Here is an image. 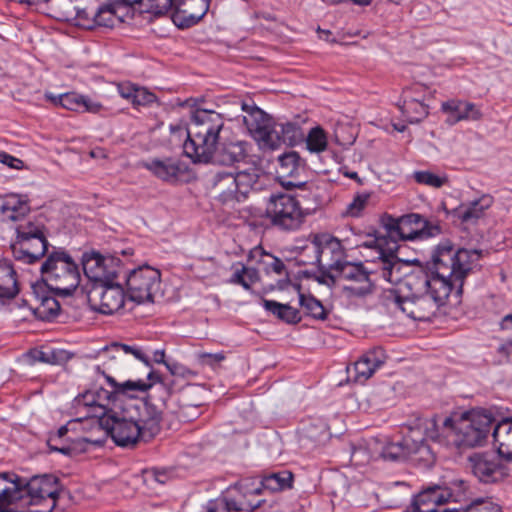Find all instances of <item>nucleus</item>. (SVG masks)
<instances>
[{
	"mask_svg": "<svg viewBox=\"0 0 512 512\" xmlns=\"http://www.w3.org/2000/svg\"><path fill=\"white\" fill-rule=\"evenodd\" d=\"M480 258L477 250H455L449 240L440 242L432 251L431 264L434 273L424 270L409 272L408 262L397 255L384 254L377 263L374 273L391 284L404 279L407 294L400 290H387L382 297L386 310L394 316L403 314L415 321H429L439 308L445 305L455 290L457 297L462 293L464 279Z\"/></svg>",
	"mask_w": 512,
	"mask_h": 512,
	"instance_id": "nucleus-1",
	"label": "nucleus"
},
{
	"mask_svg": "<svg viewBox=\"0 0 512 512\" xmlns=\"http://www.w3.org/2000/svg\"><path fill=\"white\" fill-rule=\"evenodd\" d=\"M161 412L149 402L131 397L112 414L102 418L101 426L118 446H132L148 441L160 432Z\"/></svg>",
	"mask_w": 512,
	"mask_h": 512,
	"instance_id": "nucleus-2",
	"label": "nucleus"
},
{
	"mask_svg": "<svg viewBox=\"0 0 512 512\" xmlns=\"http://www.w3.org/2000/svg\"><path fill=\"white\" fill-rule=\"evenodd\" d=\"M223 127L224 118L220 113L201 108L191 113L188 127L171 125L172 131L180 132V139H185L184 153L194 163H209Z\"/></svg>",
	"mask_w": 512,
	"mask_h": 512,
	"instance_id": "nucleus-3",
	"label": "nucleus"
},
{
	"mask_svg": "<svg viewBox=\"0 0 512 512\" xmlns=\"http://www.w3.org/2000/svg\"><path fill=\"white\" fill-rule=\"evenodd\" d=\"M464 482L453 481L450 484H433L424 488L414 498L405 512H439L438 507L457 501L460 493H456L454 487L464 490ZM442 512H502L501 506L492 498H476L462 509H444Z\"/></svg>",
	"mask_w": 512,
	"mask_h": 512,
	"instance_id": "nucleus-4",
	"label": "nucleus"
},
{
	"mask_svg": "<svg viewBox=\"0 0 512 512\" xmlns=\"http://www.w3.org/2000/svg\"><path fill=\"white\" fill-rule=\"evenodd\" d=\"M493 422L491 413L484 409H473L457 419L447 417L442 423L446 445L458 449L480 446L486 440Z\"/></svg>",
	"mask_w": 512,
	"mask_h": 512,
	"instance_id": "nucleus-5",
	"label": "nucleus"
},
{
	"mask_svg": "<svg viewBox=\"0 0 512 512\" xmlns=\"http://www.w3.org/2000/svg\"><path fill=\"white\" fill-rule=\"evenodd\" d=\"M259 178L260 170L255 166L242 170H220L211 178V191L222 204L240 203L256 190Z\"/></svg>",
	"mask_w": 512,
	"mask_h": 512,
	"instance_id": "nucleus-6",
	"label": "nucleus"
},
{
	"mask_svg": "<svg viewBox=\"0 0 512 512\" xmlns=\"http://www.w3.org/2000/svg\"><path fill=\"white\" fill-rule=\"evenodd\" d=\"M40 271L46 285L60 295L72 294L80 284L78 265L64 250L49 253Z\"/></svg>",
	"mask_w": 512,
	"mask_h": 512,
	"instance_id": "nucleus-7",
	"label": "nucleus"
},
{
	"mask_svg": "<svg viewBox=\"0 0 512 512\" xmlns=\"http://www.w3.org/2000/svg\"><path fill=\"white\" fill-rule=\"evenodd\" d=\"M311 252L313 257L305 264L317 265L323 273L322 283L328 280L346 262V252L339 239L329 234L314 236L310 244L304 247V253Z\"/></svg>",
	"mask_w": 512,
	"mask_h": 512,
	"instance_id": "nucleus-8",
	"label": "nucleus"
},
{
	"mask_svg": "<svg viewBox=\"0 0 512 512\" xmlns=\"http://www.w3.org/2000/svg\"><path fill=\"white\" fill-rule=\"evenodd\" d=\"M109 373L105 372L103 375L113 390L108 391L102 387L94 389L95 417L100 421L108 414H112L115 406H122L131 397H136L137 392H145L151 387L150 383L143 380H127L119 383Z\"/></svg>",
	"mask_w": 512,
	"mask_h": 512,
	"instance_id": "nucleus-9",
	"label": "nucleus"
},
{
	"mask_svg": "<svg viewBox=\"0 0 512 512\" xmlns=\"http://www.w3.org/2000/svg\"><path fill=\"white\" fill-rule=\"evenodd\" d=\"M266 216L272 225L279 229L293 231L302 226L306 213L294 196L287 193H277L269 197Z\"/></svg>",
	"mask_w": 512,
	"mask_h": 512,
	"instance_id": "nucleus-10",
	"label": "nucleus"
},
{
	"mask_svg": "<svg viewBox=\"0 0 512 512\" xmlns=\"http://www.w3.org/2000/svg\"><path fill=\"white\" fill-rule=\"evenodd\" d=\"M127 295L138 304L155 303L163 297L161 273L150 266H140L132 270L126 278Z\"/></svg>",
	"mask_w": 512,
	"mask_h": 512,
	"instance_id": "nucleus-11",
	"label": "nucleus"
},
{
	"mask_svg": "<svg viewBox=\"0 0 512 512\" xmlns=\"http://www.w3.org/2000/svg\"><path fill=\"white\" fill-rule=\"evenodd\" d=\"M87 297L93 310L106 315L117 312L125 302L123 287L114 280L93 284Z\"/></svg>",
	"mask_w": 512,
	"mask_h": 512,
	"instance_id": "nucleus-12",
	"label": "nucleus"
},
{
	"mask_svg": "<svg viewBox=\"0 0 512 512\" xmlns=\"http://www.w3.org/2000/svg\"><path fill=\"white\" fill-rule=\"evenodd\" d=\"M23 495L27 494L31 504H41L47 502V506L36 512H52L56 506L60 485L58 478L45 474L34 476L29 481L22 479Z\"/></svg>",
	"mask_w": 512,
	"mask_h": 512,
	"instance_id": "nucleus-13",
	"label": "nucleus"
},
{
	"mask_svg": "<svg viewBox=\"0 0 512 512\" xmlns=\"http://www.w3.org/2000/svg\"><path fill=\"white\" fill-rule=\"evenodd\" d=\"M344 282L343 290L350 296H364L371 292L372 282L369 278V272L362 263H352L346 261L339 269L334 272L328 282Z\"/></svg>",
	"mask_w": 512,
	"mask_h": 512,
	"instance_id": "nucleus-14",
	"label": "nucleus"
},
{
	"mask_svg": "<svg viewBox=\"0 0 512 512\" xmlns=\"http://www.w3.org/2000/svg\"><path fill=\"white\" fill-rule=\"evenodd\" d=\"M243 115V123L251 133V135L262 146L266 147L267 143H276L278 141L277 132L273 131L275 122L263 110L254 104L241 103Z\"/></svg>",
	"mask_w": 512,
	"mask_h": 512,
	"instance_id": "nucleus-15",
	"label": "nucleus"
},
{
	"mask_svg": "<svg viewBox=\"0 0 512 512\" xmlns=\"http://www.w3.org/2000/svg\"><path fill=\"white\" fill-rule=\"evenodd\" d=\"M414 432L411 431V434ZM415 456L425 462L434 460L430 447L423 439H415L412 435L405 436L402 441L386 445L381 452L385 460H403Z\"/></svg>",
	"mask_w": 512,
	"mask_h": 512,
	"instance_id": "nucleus-16",
	"label": "nucleus"
},
{
	"mask_svg": "<svg viewBox=\"0 0 512 512\" xmlns=\"http://www.w3.org/2000/svg\"><path fill=\"white\" fill-rule=\"evenodd\" d=\"M128 354H132L139 360L146 361L139 349L125 344L113 343L98 352V358L102 361V364L96 366L97 372L101 374H105V372H122L125 368Z\"/></svg>",
	"mask_w": 512,
	"mask_h": 512,
	"instance_id": "nucleus-17",
	"label": "nucleus"
},
{
	"mask_svg": "<svg viewBox=\"0 0 512 512\" xmlns=\"http://www.w3.org/2000/svg\"><path fill=\"white\" fill-rule=\"evenodd\" d=\"M234 489L240 493L239 498H230L225 501V509L230 511H249L260 506V500L253 498L259 496L264 490L262 479L258 477H247L241 479L234 485Z\"/></svg>",
	"mask_w": 512,
	"mask_h": 512,
	"instance_id": "nucleus-18",
	"label": "nucleus"
},
{
	"mask_svg": "<svg viewBox=\"0 0 512 512\" xmlns=\"http://www.w3.org/2000/svg\"><path fill=\"white\" fill-rule=\"evenodd\" d=\"M473 474L483 483H495L508 475L507 468L492 454H474L469 458Z\"/></svg>",
	"mask_w": 512,
	"mask_h": 512,
	"instance_id": "nucleus-19",
	"label": "nucleus"
},
{
	"mask_svg": "<svg viewBox=\"0 0 512 512\" xmlns=\"http://www.w3.org/2000/svg\"><path fill=\"white\" fill-rule=\"evenodd\" d=\"M82 264L85 275L93 284L117 277V263L114 258H105L98 253L85 254Z\"/></svg>",
	"mask_w": 512,
	"mask_h": 512,
	"instance_id": "nucleus-20",
	"label": "nucleus"
},
{
	"mask_svg": "<svg viewBox=\"0 0 512 512\" xmlns=\"http://www.w3.org/2000/svg\"><path fill=\"white\" fill-rule=\"evenodd\" d=\"M173 22L187 28L200 21L207 13L211 0H174Z\"/></svg>",
	"mask_w": 512,
	"mask_h": 512,
	"instance_id": "nucleus-21",
	"label": "nucleus"
},
{
	"mask_svg": "<svg viewBox=\"0 0 512 512\" xmlns=\"http://www.w3.org/2000/svg\"><path fill=\"white\" fill-rule=\"evenodd\" d=\"M382 348H373L364 353L352 367L347 368L349 378L358 383H365L385 362Z\"/></svg>",
	"mask_w": 512,
	"mask_h": 512,
	"instance_id": "nucleus-22",
	"label": "nucleus"
},
{
	"mask_svg": "<svg viewBox=\"0 0 512 512\" xmlns=\"http://www.w3.org/2000/svg\"><path fill=\"white\" fill-rule=\"evenodd\" d=\"M141 166L156 178L169 183L178 181L187 172V167L180 160L171 157L152 158L143 161Z\"/></svg>",
	"mask_w": 512,
	"mask_h": 512,
	"instance_id": "nucleus-23",
	"label": "nucleus"
},
{
	"mask_svg": "<svg viewBox=\"0 0 512 512\" xmlns=\"http://www.w3.org/2000/svg\"><path fill=\"white\" fill-rule=\"evenodd\" d=\"M47 238H33L26 240H14L11 250L14 258L25 264L38 262L48 251Z\"/></svg>",
	"mask_w": 512,
	"mask_h": 512,
	"instance_id": "nucleus-24",
	"label": "nucleus"
},
{
	"mask_svg": "<svg viewBox=\"0 0 512 512\" xmlns=\"http://www.w3.org/2000/svg\"><path fill=\"white\" fill-rule=\"evenodd\" d=\"M248 157V143L244 141H229L224 142L217 149L209 163L212 162L218 165L233 166L244 162Z\"/></svg>",
	"mask_w": 512,
	"mask_h": 512,
	"instance_id": "nucleus-25",
	"label": "nucleus"
},
{
	"mask_svg": "<svg viewBox=\"0 0 512 512\" xmlns=\"http://www.w3.org/2000/svg\"><path fill=\"white\" fill-rule=\"evenodd\" d=\"M0 213L3 221H13L18 224L25 221L30 213L29 199L27 195H5L0 204Z\"/></svg>",
	"mask_w": 512,
	"mask_h": 512,
	"instance_id": "nucleus-26",
	"label": "nucleus"
},
{
	"mask_svg": "<svg viewBox=\"0 0 512 512\" xmlns=\"http://www.w3.org/2000/svg\"><path fill=\"white\" fill-rule=\"evenodd\" d=\"M442 111L448 115L446 123L454 125L463 120L478 121L482 118L480 109L473 103L452 99L443 102Z\"/></svg>",
	"mask_w": 512,
	"mask_h": 512,
	"instance_id": "nucleus-27",
	"label": "nucleus"
},
{
	"mask_svg": "<svg viewBox=\"0 0 512 512\" xmlns=\"http://www.w3.org/2000/svg\"><path fill=\"white\" fill-rule=\"evenodd\" d=\"M398 240H415L433 235L427 227V221L419 214L410 213L400 217Z\"/></svg>",
	"mask_w": 512,
	"mask_h": 512,
	"instance_id": "nucleus-28",
	"label": "nucleus"
},
{
	"mask_svg": "<svg viewBox=\"0 0 512 512\" xmlns=\"http://www.w3.org/2000/svg\"><path fill=\"white\" fill-rule=\"evenodd\" d=\"M53 103L61 105L63 108L75 112L99 113L103 109L100 102L93 101L87 96L77 93H65L59 97L48 96Z\"/></svg>",
	"mask_w": 512,
	"mask_h": 512,
	"instance_id": "nucleus-29",
	"label": "nucleus"
},
{
	"mask_svg": "<svg viewBox=\"0 0 512 512\" xmlns=\"http://www.w3.org/2000/svg\"><path fill=\"white\" fill-rule=\"evenodd\" d=\"M279 167L277 170L281 184L287 188L302 187L305 183L302 181L284 180L285 178H294L302 170L300 157L296 152H289L279 156Z\"/></svg>",
	"mask_w": 512,
	"mask_h": 512,
	"instance_id": "nucleus-30",
	"label": "nucleus"
},
{
	"mask_svg": "<svg viewBox=\"0 0 512 512\" xmlns=\"http://www.w3.org/2000/svg\"><path fill=\"white\" fill-rule=\"evenodd\" d=\"M22 479L8 473L0 474V509L23 499Z\"/></svg>",
	"mask_w": 512,
	"mask_h": 512,
	"instance_id": "nucleus-31",
	"label": "nucleus"
},
{
	"mask_svg": "<svg viewBox=\"0 0 512 512\" xmlns=\"http://www.w3.org/2000/svg\"><path fill=\"white\" fill-rule=\"evenodd\" d=\"M492 436L498 455L512 461V418L500 421L495 426Z\"/></svg>",
	"mask_w": 512,
	"mask_h": 512,
	"instance_id": "nucleus-32",
	"label": "nucleus"
},
{
	"mask_svg": "<svg viewBox=\"0 0 512 512\" xmlns=\"http://www.w3.org/2000/svg\"><path fill=\"white\" fill-rule=\"evenodd\" d=\"M493 204V197L485 194L468 204H462L456 209V215L462 222H474L481 218L484 212Z\"/></svg>",
	"mask_w": 512,
	"mask_h": 512,
	"instance_id": "nucleus-33",
	"label": "nucleus"
},
{
	"mask_svg": "<svg viewBox=\"0 0 512 512\" xmlns=\"http://www.w3.org/2000/svg\"><path fill=\"white\" fill-rule=\"evenodd\" d=\"M249 258L256 259L266 274H275L280 277L284 276L288 279V271L284 262L280 258L265 252L262 247H255L251 250Z\"/></svg>",
	"mask_w": 512,
	"mask_h": 512,
	"instance_id": "nucleus-34",
	"label": "nucleus"
},
{
	"mask_svg": "<svg viewBox=\"0 0 512 512\" xmlns=\"http://www.w3.org/2000/svg\"><path fill=\"white\" fill-rule=\"evenodd\" d=\"M382 224L385 230L387 231L388 236L392 239V241L391 243H387L388 248L384 249V239H377V244L380 248V252L378 260L375 262L376 265L384 254H390L392 250L393 254L396 255V252L399 248L397 240L399 238L398 227H400V217L396 218L391 215H384L382 217Z\"/></svg>",
	"mask_w": 512,
	"mask_h": 512,
	"instance_id": "nucleus-35",
	"label": "nucleus"
},
{
	"mask_svg": "<svg viewBox=\"0 0 512 512\" xmlns=\"http://www.w3.org/2000/svg\"><path fill=\"white\" fill-rule=\"evenodd\" d=\"M19 292L16 272L11 264L0 261V299H12Z\"/></svg>",
	"mask_w": 512,
	"mask_h": 512,
	"instance_id": "nucleus-36",
	"label": "nucleus"
},
{
	"mask_svg": "<svg viewBox=\"0 0 512 512\" xmlns=\"http://www.w3.org/2000/svg\"><path fill=\"white\" fill-rule=\"evenodd\" d=\"M16 237L14 240H26L33 238H47L46 226L42 219L28 217L15 226Z\"/></svg>",
	"mask_w": 512,
	"mask_h": 512,
	"instance_id": "nucleus-37",
	"label": "nucleus"
},
{
	"mask_svg": "<svg viewBox=\"0 0 512 512\" xmlns=\"http://www.w3.org/2000/svg\"><path fill=\"white\" fill-rule=\"evenodd\" d=\"M273 131L277 132L278 141L276 143H267L266 147L270 149H276L281 144L294 145L301 138L300 127L292 122H281L276 123Z\"/></svg>",
	"mask_w": 512,
	"mask_h": 512,
	"instance_id": "nucleus-38",
	"label": "nucleus"
},
{
	"mask_svg": "<svg viewBox=\"0 0 512 512\" xmlns=\"http://www.w3.org/2000/svg\"><path fill=\"white\" fill-rule=\"evenodd\" d=\"M233 269L234 271L229 282L231 284L241 285L245 290H250L252 285L260 280V275L256 268L247 267L242 263H238Z\"/></svg>",
	"mask_w": 512,
	"mask_h": 512,
	"instance_id": "nucleus-39",
	"label": "nucleus"
},
{
	"mask_svg": "<svg viewBox=\"0 0 512 512\" xmlns=\"http://www.w3.org/2000/svg\"><path fill=\"white\" fill-rule=\"evenodd\" d=\"M399 108L403 116L410 123H418L423 120L429 113L428 106L417 99L405 97Z\"/></svg>",
	"mask_w": 512,
	"mask_h": 512,
	"instance_id": "nucleus-40",
	"label": "nucleus"
},
{
	"mask_svg": "<svg viewBox=\"0 0 512 512\" xmlns=\"http://www.w3.org/2000/svg\"><path fill=\"white\" fill-rule=\"evenodd\" d=\"M263 306L267 311L287 323H298L301 320L299 311L288 304L264 299Z\"/></svg>",
	"mask_w": 512,
	"mask_h": 512,
	"instance_id": "nucleus-41",
	"label": "nucleus"
},
{
	"mask_svg": "<svg viewBox=\"0 0 512 512\" xmlns=\"http://www.w3.org/2000/svg\"><path fill=\"white\" fill-rule=\"evenodd\" d=\"M261 479L264 490L278 492L291 488L293 474L290 471L284 470L277 473H271Z\"/></svg>",
	"mask_w": 512,
	"mask_h": 512,
	"instance_id": "nucleus-42",
	"label": "nucleus"
},
{
	"mask_svg": "<svg viewBox=\"0 0 512 512\" xmlns=\"http://www.w3.org/2000/svg\"><path fill=\"white\" fill-rule=\"evenodd\" d=\"M118 9H120L119 4H111L99 8L94 16L95 24L100 27L113 28L122 23L123 19L118 15Z\"/></svg>",
	"mask_w": 512,
	"mask_h": 512,
	"instance_id": "nucleus-43",
	"label": "nucleus"
},
{
	"mask_svg": "<svg viewBox=\"0 0 512 512\" xmlns=\"http://www.w3.org/2000/svg\"><path fill=\"white\" fill-rule=\"evenodd\" d=\"M307 149L312 153H321L327 149L326 132L319 126L310 129L306 138Z\"/></svg>",
	"mask_w": 512,
	"mask_h": 512,
	"instance_id": "nucleus-44",
	"label": "nucleus"
},
{
	"mask_svg": "<svg viewBox=\"0 0 512 512\" xmlns=\"http://www.w3.org/2000/svg\"><path fill=\"white\" fill-rule=\"evenodd\" d=\"M299 303L302 308L305 309L306 313L318 320H325L327 317V311L323 307L322 303L312 295H299Z\"/></svg>",
	"mask_w": 512,
	"mask_h": 512,
	"instance_id": "nucleus-45",
	"label": "nucleus"
},
{
	"mask_svg": "<svg viewBox=\"0 0 512 512\" xmlns=\"http://www.w3.org/2000/svg\"><path fill=\"white\" fill-rule=\"evenodd\" d=\"M68 433L67 426L60 427L54 435H51L48 439V446L52 451H58L65 455L73 454L77 448L76 443L73 444H61L59 445L60 440L66 436Z\"/></svg>",
	"mask_w": 512,
	"mask_h": 512,
	"instance_id": "nucleus-46",
	"label": "nucleus"
},
{
	"mask_svg": "<svg viewBox=\"0 0 512 512\" xmlns=\"http://www.w3.org/2000/svg\"><path fill=\"white\" fill-rule=\"evenodd\" d=\"M414 180L418 184L426 185L432 188H441L449 182L446 175H438L430 171H416L413 174Z\"/></svg>",
	"mask_w": 512,
	"mask_h": 512,
	"instance_id": "nucleus-47",
	"label": "nucleus"
},
{
	"mask_svg": "<svg viewBox=\"0 0 512 512\" xmlns=\"http://www.w3.org/2000/svg\"><path fill=\"white\" fill-rule=\"evenodd\" d=\"M419 427L423 429L426 438L446 444V439L442 433V426L439 427L437 425L435 417L421 420Z\"/></svg>",
	"mask_w": 512,
	"mask_h": 512,
	"instance_id": "nucleus-48",
	"label": "nucleus"
},
{
	"mask_svg": "<svg viewBox=\"0 0 512 512\" xmlns=\"http://www.w3.org/2000/svg\"><path fill=\"white\" fill-rule=\"evenodd\" d=\"M370 194H358L351 203L348 204L346 214L352 217H358L361 212L366 208Z\"/></svg>",
	"mask_w": 512,
	"mask_h": 512,
	"instance_id": "nucleus-49",
	"label": "nucleus"
},
{
	"mask_svg": "<svg viewBox=\"0 0 512 512\" xmlns=\"http://www.w3.org/2000/svg\"><path fill=\"white\" fill-rule=\"evenodd\" d=\"M197 359L201 365H206L213 369H216L226 359V354L224 352H218V353L200 352L197 354Z\"/></svg>",
	"mask_w": 512,
	"mask_h": 512,
	"instance_id": "nucleus-50",
	"label": "nucleus"
},
{
	"mask_svg": "<svg viewBox=\"0 0 512 512\" xmlns=\"http://www.w3.org/2000/svg\"><path fill=\"white\" fill-rule=\"evenodd\" d=\"M156 96L154 93L148 91L144 87H137L132 104L135 107L138 106H148L156 101Z\"/></svg>",
	"mask_w": 512,
	"mask_h": 512,
	"instance_id": "nucleus-51",
	"label": "nucleus"
},
{
	"mask_svg": "<svg viewBox=\"0 0 512 512\" xmlns=\"http://www.w3.org/2000/svg\"><path fill=\"white\" fill-rule=\"evenodd\" d=\"M77 405L87 407L89 409L88 414L91 417H95V411H96V402H95V395H94V389L88 390L85 393L81 394L76 399Z\"/></svg>",
	"mask_w": 512,
	"mask_h": 512,
	"instance_id": "nucleus-52",
	"label": "nucleus"
},
{
	"mask_svg": "<svg viewBox=\"0 0 512 512\" xmlns=\"http://www.w3.org/2000/svg\"><path fill=\"white\" fill-rule=\"evenodd\" d=\"M48 364L62 365L71 359V354L63 349L48 348Z\"/></svg>",
	"mask_w": 512,
	"mask_h": 512,
	"instance_id": "nucleus-53",
	"label": "nucleus"
},
{
	"mask_svg": "<svg viewBox=\"0 0 512 512\" xmlns=\"http://www.w3.org/2000/svg\"><path fill=\"white\" fill-rule=\"evenodd\" d=\"M150 3V10L154 14H164L171 8H175L174 0H148Z\"/></svg>",
	"mask_w": 512,
	"mask_h": 512,
	"instance_id": "nucleus-54",
	"label": "nucleus"
},
{
	"mask_svg": "<svg viewBox=\"0 0 512 512\" xmlns=\"http://www.w3.org/2000/svg\"><path fill=\"white\" fill-rule=\"evenodd\" d=\"M0 163L8 166L9 168L16 169V170H21L24 168V162L21 159L16 158V157L6 153L5 151H1V150H0Z\"/></svg>",
	"mask_w": 512,
	"mask_h": 512,
	"instance_id": "nucleus-55",
	"label": "nucleus"
},
{
	"mask_svg": "<svg viewBox=\"0 0 512 512\" xmlns=\"http://www.w3.org/2000/svg\"><path fill=\"white\" fill-rule=\"evenodd\" d=\"M137 87L130 82H124L117 85V90L122 98L132 103Z\"/></svg>",
	"mask_w": 512,
	"mask_h": 512,
	"instance_id": "nucleus-56",
	"label": "nucleus"
},
{
	"mask_svg": "<svg viewBox=\"0 0 512 512\" xmlns=\"http://www.w3.org/2000/svg\"><path fill=\"white\" fill-rule=\"evenodd\" d=\"M41 306L44 312L49 313L51 316H56L60 311V305L54 298L46 297L42 300Z\"/></svg>",
	"mask_w": 512,
	"mask_h": 512,
	"instance_id": "nucleus-57",
	"label": "nucleus"
},
{
	"mask_svg": "<svg viewBox=\"0 0 512 512\" xmlns=\"http://www.w3.org/2000/svg\"><path fill=\"white\" fill-rule=\"evenodd\" d=\"M27 356L31 363L42 362V363L48 364V359H47L48 358V349H44V350L33 349V350L29 351Z\"/></svg>",
	"mask_w": 512,
	"mask_h": 512,
	"instance_id": "nucleus-58",
	"label": "nucleus"
},
{
	"mask_svg": "<svg viewBox=\"0 0 512 512\" xmlns=\"http://www.w3.org/2000/svg\"><path fill=\"white\" fill-rule=\"evenodd\" d=\"M500 325H501L502 329H511L512 328V314L506 315L502 319Z\"/></svg>",
	"mask_w": 512,
	"mask_h": 512,
	"instance_id": "nucleus-59",
	"label": "nucleus"
},
{
	"mask_svg": "<svg viewBox=\"0 0 512 512\" xmlns=\"http://www.w3.org/2000/svg\"><path fill=\"white\" fill-rule=\"evenodd\" d=\"M501 353L509 354L512 351V340L499 347Z\"/></svg>",
	"mask_w": 512,
	"mask_h": 512,
	"instance_id": "nucleus-60",
	"label": "nucleus"
},
{
	"mask_svg": "<svg viewBox=\"0 0 512 512\" xmlns=\"http://www.w3.org/2000/svg\"><path fill=\"white\" fill-rule=\"evenodd\" d=\"M155 480L161 484L166 482L167 476L163 472H155L154 473Z\"/></svg>",
	"mask_w": 512,
	"mask_h": 512,
	"instance_id": "nucleus-61",
	"label": "nucleus"
},
{
	"mask_svg": "<svg viewBox=\"0 0 512 512\" xmlns=\"http://www.w3.org/2000/svg\"><path fill=\"white\" fill-rule=\"evenodd\" d=\"M313 257V254L311 252L304 253V248L302 249V252L300 253V262L304 265H306L303 260L309 261Z\"/></svg>",
	"mask_w": 512,
	"mask_h": 512,
	"instance_id": "nucleus-62",
	"label": "nucleus"
},
{
	"mask_svg": "<svg viewBox=\"0 0 512 512\" xmlns=\"http://www.w3.org/2000/svg\"><path fill=\"white\" fill-rule=\"evenodd\" d=\"M164 357H165L164 351H156V352L154 353V360H155V362H157V363H162V362H164Z\"/></svg>",
	"mask_w": 512,
	"mask_h": 512,
	"instance_id": "nucleus-63",
	"label": "nucleus"
},
{
	"mask_svg": "<svg viewBox=\"0 0 512 512\" xmlns=\"http://www.w3.org/2000/svg\"><path fill=\"white\" fill-rule=\"evenodd\" d=\"M207 512H218L216 504L215 503H209L208 506H207Z\"/></svg>",
	"mask_w": 512,
	"mask_h": 512,
	"instance_id": "nucleus-64",
	"label": "nucleus"
}]
</instances>
